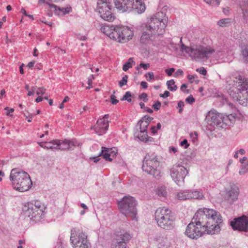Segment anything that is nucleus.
<instances>
[{"label":"nucleus","instance_id":"17","mask_svg":"<svg viewBox=\"0 0 248 248\" xmlns=\"http://www.w3.org/2000/svg\"><path fill=\"white\" fill-rule=\"evenodd\" d=\"M149 31H144L141 33L140 43L143 46L150 47V46H155L158 44L155 40V35L152 32L150 33Z\"/></svg>","mask_w":248,"mask_h":248},{"label":"nucleus","instance_id":"25","mask_svg":"<svg viewBox=\"0 0 248 248\" xmlns=\"http://www.w3.org/2000/svg\"><path fill=\"white\" fill-rule=\"evenodd\" d=\"M112 152L111 149L107 148L106 147H102V150L99 154L100 156H102L107 161H111L112 158L110 157Z\"/></svg>","mask_w":248,"mask_h":248},{"label":"nucleus","instance_id":"9","mask_svg":"<svg viewBox=\"0 0 248 248\" xmlns=\"http://www.w3.org/2000/svg\"><path fill=\"white\" fill-rule=\"evenodd\" d=\"M115 7L122 12L134 11L138 14L145 11V6L141 0H114Z\"/></svg>","mask_w":248,"mask_h":248},{"label":"nucleus","instance_id":"11","mask_svg":"<svg viewBox=\"0 0 248 248\" xmlns=\"http://www.w3.org/2000/svg\"><path fill=\"white\" fill-rule=\"evenodd\" d=\"M73 248H91V244L87 239V235L82 231L73 229L71 231L70 239Z\"/></svg>","mask_w":248,"mask_h":248},{"label":"nucleus","instance_id":"6","mask_svg":"<svg viewBox=\"0 0 248 248\" xmlns=\"http://www.w3.org/2000/svg\"><path fill=\"white\" fill-rule=\"evenodd\" d=\"M160 160L158 156L154 154H147L144 157L142 169L148 174L159 179L161 177Z\"/></svg>","mask_w":248,"mask_h":248},{"label":"nucleus","instance_id":"49","mask_svg":"<svg viewBox=\"0 0 248 248\" xmlns=\"http://www.w3.org/2000/svg\"><path fill=\"white\" fill-rule=\"evenodd\" d=\"M139 98L140 99L143 100V101L144 102H147L148 101V100L147 94L146 93H141L139 96Z\"/></svg>","mask_w":248,"mask_h":248},{"label":"nucleus","instance_id":"62","mask_svg":"<svg viewBox=\"0 0 248 248\" xmlns=\"http://www.w3.org/2000/svg\"><path fill=\"white\" fill-rule=\"evenodd\" d=\"M170 152H172L174 153H175L177 152V149L174 147H170Z\"/></svg>","mask_w":248,"mask_h":248},{"label":"nucleus","instance_id":"53","mask_svg":"<svg viewBox=\"0 0 248 248\" xmlns=\"http://www.w3.org/2000/svg\"><path fill=\"white\" fill-rule=\"evenodd\" d=\"M175 71V69L174 68H171L169 69H166L165 70V72L168 74L169 76H170L172 75V73H173Z\"/></svg>","mask_w":248,"mask_h":248},{"label":"nucleus","instance_id":"5","mask_svg":"<svg viewBox=\"0 0 248 248\" xmlns=\"http://www.w3.org/2000/svg\"><path fill=\"white\" fill-rule=\"evenodd\" d=\"M155 220L161 228L166 230H172L175 227V217L169 208H159L155 212Z\"/></svg>","mask_w":248,"mask_h":248},{"label":"nucleus","instance_id":"2","mask_svg":"<svg viewBox=\"0 0 248 248\" xmlns=\"http://www.w3.org/2000/svg\"><path fill=\"white\" fill-rule=\"evenodd\" d=\"M101 31L110 39L118 43H124L132 39L133 32L128 27L105 24L100 28Z\"/></svg>","mask_w":248,"mask_h":248},{"label":"nucleus","instance_id":"12","mask_svg":"<svg viewBox=\"0 0 248 248\" xmlns=\"http://www.w3.org/2000/svg\"><path fill=\"white\" fill-rule=\"evenodd\" d=\"M207 121L206 128L210 131L215 129L224 128L223 117L222 114L214 110L209 111L206 116Z\"/></svg>","mask_w":248,"mask_h":248},{"label":"nucleus","instance_id":"23","mask_svg":"<svg viewBox=\"0 0 248 248\" xmlns=\"http://www.w3.org/2000/svg\"><path fill=\"white\" fill-rule=\"evenodd\" d=\"M180 51L184 54H187L191 58V54H192L193 46H188L184 45L182 42V37L181 38L180 41Z\"/></svg>","mask_w":248,"mask_h":248},{"label":"nucleus","instance_id":"35","mask_svg":"<svg viewBox=\"0 0 248 248\" xmlns=\"http://www.w3.org/2000/svg\"><path fill=\"white\" fill-rule=\"evenodd\" d=\"M132 63H134V62L133 61L132 58H130L128 61L126 62L123 65V69L124 71H126L128 70L129 68L132 67Z\"/></svg>","mask_w":248,"mask_h":248},{"label":"nucleus","instance_id":"38","mask_svg":"<svg viewBox=\"0 0 248 248\" xmlns=\"http://www.w3.org/2000/svg\"><path fill=\"white\" fill-rule=\"evenodd\" d=\"M156 193L160 197H165L167 195V192L165 187H159L157 188Z\"/></svg>","mask_w":248,"mask_h":248},{"label":"nucleus","instance_id":"54","mask_svg":"<svg viewBox=\"0 0 248 248\" xmlns=\"http://www.w3.org/2000/svg\"><path fill=\"white\" fill-rule=\"evenodd\" d=\"M197 71H199V73L202 75H206L207 71L204 67H201L200 69H197Z\"/></svg>","mask_w":248,"mask_h":248},{"label":"nucleus","instance_id":"58","mask_svg":"<svg viewBox=\"0 0 248 248\" xmlns=\"http://www.w3.org/2000/svg\"><path fill=\"white\" fill-rule=\"evenodd\" d=\"M36 89V88L35 87H32L31 88V91H29L28 93V96H31L35 92V90Z\"/></svg>","mask_w":248,"mask_h":248},{"label":"nucleus","instance_id":"43","mask_svg":"<svg viewBox=\"0 0 248 248\" xmlns=\"http://www.w3.org/2000/svg\"><path fill=\"white\" fill-rule=\"evenodd\" d=\"M128 79V76L124 75L123 78L121 81L119 82V85L120 87H122L124 85H125L127 84Z\"/></svg>","mask_w":248,"mask_h":248},{"label":"nucleus","instance_id":"60","mask_svg":"<svg viewBox=\"0 0 248 248\" xmlns=\"http://www.w3.org/2000/svg\"><path fill=\"white\" fill-rule=\"evenodd\" d=\"M187 78L190 81L191 83L193 82V81H192V79L195 78V75H188L187 76Z\"/></svg>","mask_w":248,"mask_h":248},{"label":"nucleus","instance_id":"21","mask_svg":"<svg viewBox=\"0 0 248 248\" xmlns=\"http://www.w3.org/2000/svg\"><path fill=\"white\" fill-rule=\"evenodd\" d=\"M131 238V235L128 232L121 234L118 236L117 246L118 248H126V243Z\"/></svg>","mask_w":248,"mask_h":248},{"label":"nucleus","instance_id":"51","mask_svg":"<svg viewBox=\"0 0 248 248\" xmlns=\"http://www.w3.org/2000/svg\"><path fill=\"white\" fill-rule=\"evenodd\" d=\"M116 96L113 94L111 95L110 96V102L112 104L116 105L117 103H118L119 100L116 99Z\"/></svg>","mask_w":248,"mask_h":248},{"label":"nucleus","instance_id":"3","mask_svg":"<svg viewBox=\"0 0 248 248\" xmlns=\"http://www.w3.org/2000/svg\"><path fill=\"white\" fill-rule=\"evenodd\" d=\"M233 86L230 88L229 93L235 101L242 105H248V78L238 75L233 80Z\"/></svg>","mask_w":248,"mask_h":248},{"label":"nucleus","instance_id":"10","mask_svg":"<svg viewBox=\"0 0 248 248\" xmlns=\"http://www.w3.org/2000/svg\"><path fill=\"white\" fill-rule=\"evenodd\" d=\"M137 201L130 196H124L119 201L118 206L121 212L126 217H129L132 220L136 219L137 215Z\"/></svg>","mask_w":248,"mask_h":248},{"label":"nucleus","instance_id":"20","mask_svg":"<svg viewBox=\"0 0 248 248\" xmlns=\"http://www.w3.org/2000/svg\"><path fill=\"white\" fill-rule=\"evenodd\" d=\"M239 188L236 185L231 186L230 189L227 192V199L230 202H234L238 199Z\"/></svg>","mask_w":248,"mask_h":248},{"label":"nucleus","instance_id":"55","mask_svg":"<svg viewBox=\"0 0 248 248\" xmlns=\"http://www.w3.org/2000/svg\"><path fill=\"white\" fill-rule=\"evenodd\" d=\"M183 75V71L181 69H178L177 71L174 73V77H177L180 76H182Z\"/></svg>","mask_w":248,"mask_h":248},{"label":"nucleus","instance_id":"28","mask_svg":"<svg viewBox=\"0 0 248 248\" xmlns=\"http://www.w3.org/2000/svg\"><path fill=\"white\" fill-rule=\"evenodd\" d=\"M57 149L61 150H69V144L68 142V140H65L61 141L59 140H57Z\"/></svg>","mask_w":248,"mask_h":248},{"label":"nucleus","instance_id":"14","mask_svg":"<svg viewBox=\"0 0 248 248\" xmlns=\"http://www.w3.org/2000/svg\"><path fill=\"white\" fill-rule=\"evenodd\" d=\"M170 175L173 180L178 185L183 183L188 170L180 163L174 165L170 169Z\"/></svg>","mask_w":248,"mask_h":248},{"label":"nucleus","instance_id":"39","mask_svg":"<svg viewBox=\"0 0 248 248\" xmlns=\"http://www.w3.org/2000/svg\"><path fill=\"white\" fill-rule=\"evenodd\" d=\"M164 237L160 233H156L154 236V241L157 245L160 242Z\"/></svg>","mask_w":248,"mask_h":248},{"label":"nucleus","instance_id":"36","mask_svg":"<svg viewBox=\"0 0 248 248\" xmlns=\"http://www.w3.org/2000/svg\"><path fill=\"white\" fill-rule=\"evenodd\" d=\"M248 172V160L247 162L241 167L240 170L239 171L240 175H242Z\"/></svg>","mask_w":248,"mask_h":248},{"label":"nucleus","instance_id":"52","mask_svg":"<svg viewBox=\"0 0 248 248\" xmlns=\"http://www.w3.org/2000/svg\"><path fill=\"white\" fill-rule=\"evenodd\" d=\"M186 101L187 103L191 104L195 101V99L192 95H190L186 98Z\"/></svg>","mask_w":248,"mask_h":248},{"label":"nucleus","instance_id":"19","mask_svg":"<svg viewBox=\"0 0 248 248\" xmlns=\"http://www.w3.org/2000/svg\"><path fill=\"white\" fill-rule=\"evenodd\" d=\"M143 121L140 120L138 124L140 125V131L138 135V138L142 141L145 142H151L154 140L153 138L148 137L147 135V128L142 126Z\"/></svg>","mask_w":248,"mask_h":248},{"label":"nucleus","instance_id":"45","mask_svg":"<svg viewBox=\"0 0 248 248\" xmlns=\"http://www.w3.org/2000/svg\"><path fill=\"white\" fill-rule=\"evenodd\" d=\"M150 65L149 63H143L142 62L140 63L139 66H137L136 67V69L137 70H139L140 68H143L144 70L147 69L149 67Z\"/></svg>","mask_w":248,"mask_h":248},{"label":"nucleus","instance_id":"24","mask_svg":"<svg viewBox=\"0 0 248 248\" xmlns=\"http://www.w3.org/2000/svg\"><path fill=\"white\" fill-rule=\"evenodd\" d=\"M223 123H224V128L225 129L227 126H230L234 123L235 121V117L232 114H229L228 115L223 116Z\"/></svg>","mask_w":248,"mask_h":248},{"label":"nucleus","instance_id":"33","mask_svg":"<svg viewBox=\"0 0 248 248\" xmlns=\"http://www.w3.org/2000/svg\"><path fill=\"white\" fill-rule=\"evenodd\" d=\"M175 81L173 79H170L167 82L168 89L170 91H175L177 89V86L174 85Z\"/></svg>","mask_w":248,"mask_h":248},{"label":"nucleus","instance_id":"63","mask_svg":"<svg viewBox=\"0 0 248 248\" xmlns=\"http://www.w3.org/2000/svg\"><path fill=\"white\" fill-rule=\"evenodd\" d=\"M35 63L34 61H32L28 63L27 66L29 68H32Z\"/></svg>","mask_w":248,"mask_h":248},{"label":"nucleus","instance_id":"40","mask_svg":"<svg viewBox=\"0 0 248 248\" xmlns=\"http://www.w3.org/2000/svg\"><path fill=\"white\" fill-rule=\"evenodd\" d=\"M207 3L212 6H218L220 3V0H203Z\"/></svg>","mask_w":248,"mask_h":248},{"label":"nucleus","instance_id":"4","mask_svg":"<svg viewBox=\"0 0 248 248\" xmlns=\"http://www.w3.org/2000/svg\"><path fill=\"white\" fill-rule=\"evenodd\" d=\"M10 180L13 188L20 192L27 191L32 185L31 180L28 173L16 168L12 170Z\"/></svg>","mask_w":248,"mask_h":248},{"label":"nucleus","instance_id":"57","mask_svg":"<svg viewBox=\"0 0 248 248\" xmlns=\"http://www.w3.org/2000/svg\"><path fill=\"white\" fill-rule=\"evenodd\" d=\"M4 109L7 110V112L6 113V115L7 116H9L10 113L13 112L14 111V108L9 109L8 107L5 108Z\"/></svg>","mask_w":248,"mask_h":248},{"label":"nucleus","instance_id":"26","mask_svg":"<svg viewBox=\"0 0 248 248\" xmlns=\"http://www.w3.org/2000/svg\"><path fill=\"white\" fill-rule=\"evenodd\" d=\"M112 10L104 11V15H99L104 20L109 22L113 21L115 18V16L112 13Z\"/></svg>","mask_w":248,"mask_h":248},{"label":"nucleus","instance_id":"34","mask_svg":"<svg viewBox=\"0 0 248 248\" xmlns=\"http://www.w3.org/2000/svg\"><path fill=\"white\" fill-rule=\"evenodd\" d=\"M153 118L151 117L148 115H145L140 120H142L143 121V124H142V126L144 127L147 128L148 125H149L150 122L152 121Z\"/></svg>","mask_w":248,"mask_h":248},{"label":"nucleus","instance_id":"13","mask_svg":"<svg viewBox=\"0 0 248 248\" xmlns=\"http://www.w3.org/2000/svg\"><path fill=\"white\" fill-rule=\"evenodd\" d=\"M214 52L215 50L210 47H205L201 45L193 46L191 58L196 61H206Z\"/></svg>","mask_w":248,"mask_h":248},{"label":"nucleus","instance_id":"22","mask_svg":"<svg viewBox=\"0 0 248 248\" xmlns=\"http://www.w3.org/2000/svg\"><path fill=\"white\" fill-rule=\"evenodd\" d=\"M49 6L50 7H52L55 9L56 14L58 15H65L70 13L71 11V8L70 7L61 8L54 4H49Z\"/></svg>","mask_w":248,"mask_h":248},{"label":"nucleus","instance_id":"29","mask_svg":"<svg viewBox=\"0 0 248 248\" xmlns=\"http://www.w3.org/2000/svg\"><path fill=\"white\" fill-rule=\"evenodd\" d=\"M57 140H53L49 142L46 141V145L44 147V149H51L52 150L57 149Z\"/></svg>","mask_w":248,"mask_h":248},{"label":"nucleus","instance_id":"42","mask_svg":"<svg viewBox=\"0 0 248 248\" xmlns=\"http://www.w3.org/2000/svg\"><path fill=\"white\" fill-rule=\"evenodd\" d=\"M131 93L129 91L126 92L124 95L123 96L122 98L121 99V100H127L128 102H130L131 101Z\"/></svg>","mask_w":248,"mask_h":248},{"label":"nucleus","instance_id":"1","mask_svg":"<svg viewBox=\"0 0 248 248\" xmlns=\"http://www.w3.org/2000/svg\"><path fill=\"white\" fill-rule=\"evenodd\" d=\"M223 224V218L219 212L213 209L201 208L187 226L185 234L191 239H197L206 233L209 234L218 233Z\"/></svg>","mask_w":248,"mask_h":248},{"label":"nucleus","instance_id":"56","mask_svg":"<svg viewBox=\"0 0 248 248\" xmlns=\"http://www.w3.org/2000/svg\"><path fill=\"white\" fill-rule=\"evenodd\" d=\"M170 95V93L169 91H166L164 92V93L160 94L159 96L162 98H166V97L169 96Z\"/></svg>","mask_w":248,"mask_h":248},{"label":"nucleus","instance_id":"44","mask_svg":"<svg viewBox=\"0 0 248 248\" xmlns=\"http://www.w3.org/2000/svg\"><path fill=\"white\" fill-rule=\"evenodd\" d=\"M145 76L147 78L148 81H150L154 79L155 77L153 72H149L145 74Z\"/></svg>","mask_w":248,"mask_h":248},{"label":"nucleus","instance_id":"30","mask_svg":"<svg viewBox=\"0 0 248 248\" xmlns=\"http://www.w3.org/2000/svg\"><path fill=\"white\" fill-rule=\"evenodd\" d=\"M170 243L166 237H164L162 240L157 244L158 248H169Z\"/></svg>","mask_w":248,"mask_h":248},{"label":"nucleus","instance_id":"64","mask_svg":"<svg viewBox=\"0 0 248 248\" xmlns=\"http://www.w3.org/2000/svg\"><path fill=\"white\" fill-rule=\"evenodd\" d=\"M145 111L149 113H152L153 112V110L151 109L150 108H148V107H146L144 109Z\"/></svg>","mask_w":248,"mask_h":248},{"label":"nucleus","instance_id":"47","mask_svg":"<svg viewBox=\"0 0 248 248\" xmlns=\"http://www.w3.org/2000/svg\"><path fill=\"white\" fill-rule=\"evenodd\" d=\"M184 106V103L182 101H179L177 104V108L179 109V113H182L183 110V107Z\"/></svg>","mask_w":248,"mask_h":248},{"label":"nucleus","instance_id":"7","mask_svg":"<svg viewBox=\"0 0 248 248\" xmlns=\"http://www.w3.org/2000/svg\"><path fill=\"white\" fill-rule=\"evenodd\" d=\"M46 207L39 201H32L26 203L23 207L25 217L33 221H39L44 216Z\"/></svg>","mask_w":248,"mask_h":248},{"label":"nucleus","instance_id":"15","mask_svg":"<svg viewBox=\"0 0 248 248\" xmlns=\"http://www.w3.org/2000/svg\"><path fill=\"white\" fill-rule=\"evenodd\" d=\"M230 225L233 230L248 232V217L243 215L235 218L230 222Z\"/></svg>","mask_w":248,"mask_h":248},{"label":"nucleus","instance_id":"16","mask_svg":"<svg viewBox=\"0 0 248 248\" xmlns=\"http://www.w3.org/2000/svg\"><path fill=\"white\" fill-rule=\"evenodd\" d=\"M108 117V114H105L103 118L97 121L96 124L92 126L91 129H93L95 133L98 135H103L105 134L109 126Z\"/></svg>","mask_w":248,"mask_h":248},{"label":"nucleus","instance_id":"31","mask_svg":"<svg viewBox=\"0 0 248 248\" xmlns=\"http://www.w3.org/2000/svg\"><path fill=\"white\" fill-rule=\"evenodd\" d=\"M188 190L181 191L178 193L177 198L180 200H186L189 199Z\"/></svg>","mask_w":248,"mask_h":248},{"label":"nucleus","instance_id":"41","mask_svg":"<svg viewBox=\"0 0 248 248\" xmlns=\"http://www.w3.org/2000/svg\"><path fill=\"white\" fill-rule=\"evenodd\" d=\"M68 142L69 144V150L71 149L73 147L79 146V143L75 139H73L71 140H68Z\"/></svg>","mask_w":248,"mask_h":248},{"label":"nucleus","instance_id":"18","mask_svg":"<svg viewBox=\"0 0 248 248\" xmlns=\"http://www.w3.org/2000/svg\"><path fill=\"white\" fill-rule=\"evenodd\" d=\"M112 9V5L109 0H98L97 11L99 15H104V12Z\"/></svg>","mask_w":248,"mask_h":248},{"label":"nucleus","instance_id":"37","mask_svg":"<svg viewBox=\"0 0 248 248\" xmlns=\"http://www.w3.org/2000/svg\"><path fill=\"white\" fill-rule=\"evenodd\" d=\"M231 22L230 18H224L220 19L217 22V25L220 27H225L228 26Z\"/></svg>","mask_w":248,"mask_h":248},{"label":"nucleus","instance_id":"32","mask_svg":"<svg viewBox=\"0 0 248 248\" xmlns=\"http://www.w3.org/2000/svg\"><path fill=\"white\" fill-rule=\"evenodd\" d=\"M241 54L244 62H248V46H244L241 47Z\"/></svg>","mask_w":248,"mask_h":248},{"label":"nucleus","instance_id":"46","mask_svg":"<svg viewBox=\"0 0 248 248\" xmlns=\"http://www.w3.org/2000/svg\"><path fill=\"white\" fill-rule=\"evenodd\" d=\"M161 105V103L159 101H156L155 102L154 104L152 105V107L155 110L157 111L160 109Z\"/></svg>","mask_w":248,"mask_h":248},{"label":"nucleus","instance_id":"59","mask_svg":"<svg viewBox=\"0 0 248 248\" xmlns=\"http://www.w3.org/2000/svg\"><path fill=\"white\" fill-rule=\"evenodd\" d=\"M140 85L143 89H146L147 88V83L145 81H142L140 83Z\"/></svg>","mask_w":248,"mask_h":248},{"label":"nucleus","instance_id":"48","mask_svg":"<svg viewBox=\"0 0 248 248\" xmlns=\"http://www.w3.org/2000/svg\"><path fill=\"white\" fill-rule=\"evenodd\" d=\"M46 90L44 88H36L35 92H36V93L37 95H43L45 93Z\"/></svg>","mask_w":248,"mask_h":248},{"label":"nucleus","instance_id":"50","mask_svg":"<svg viewBox=\"0 0 248 248\" xmlns=\"http://www.w3.org/2000/svg\"><path fill=\"white\" fill-rule=\"evenodd\" d=\"M180 145L182 147H184L185 149H186L188 147L189 144L188 143L187 140L184 139L180 142Z\"/></svg>","mask_w":248,"mask_h":248},{"label":"nucleus","instance_id":"61","mask_svg":"<svg viewBox=\"0 0 248 248\" xmlns=\"http://www.w3.org/2000/svg\"><path fill=\"white\" fill-rule=\"evenodd\" d=\"M157 130H158V129L157 128H156L155 126H153L151 128V132L153 134H156L157 133Z\"/></svg>","mask_w":248,"mask_h":248},{"label":"nucleus","instance_id":"27","mask_svg":"<svg viewBox=\"0 0 248 248\" xmlns=\"http://www.w3.org/2000/svg\"><path fill=\"white\" fill-rule=\"evenodd\" d=\"M189 192V199H202L203 197V195L202 193L200 191L198 190H193L190 191L188 190Z\"/></svg>","mask_w":248,"mask_h":248},{"label":"nucleus","instance_id":"8","mask_svg":"<svg viewBox=\"0 0 248 248\" xmlns=\"http://www.w3.org/2000/svg\"><path fill=\"white\" fill-rule=\"evenodd\" d=\"M163 16L162 12H158L153 15L146 23V29L157 35L163 34L165 32V28L167 23V20L162 18Z\"/></svg>","mask_w":248,"mask_h":248}]
</instances>
